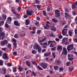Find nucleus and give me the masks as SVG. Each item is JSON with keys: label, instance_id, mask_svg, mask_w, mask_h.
I'll return each mask as SVG.
<instances>
[{"label": "nucleus", "instance_id": "obj_1", "mask_svg": "<svg viewBox=\"0 0 77 77\" xmlns=\"http://www.w3.org/2000/svg\"><path fill=\"white\" fill-rule=\"evenodd\" d=\"M3 29L2 27H0V36L2 37V40L4 39V38H5V33L3 32Z\"/></svg>", "mask_w": 77, "mask_h": 77}, {"label": "nucleus", "instance_id": "obj_2", "mask_svg": "<svg viewBox=\"0 0 77 77\" xmlns=\"http://www.w3.org/2000/svg\"><path fill=\"white\" fill-rule=\"evenodd\" d=\"M35 45L33 46L34 49L37 50L38 49V52L40 53L41 52V50H42V48L39 46V45L37 43L35 44Z\"/></svg>", "mask_w": 77, "mask_h": 77}, {"label": "nucleus", "instance_id": "obj_3", "mask_svg": "<svg viewBox=\"0 0 77 77\" xmlns=\"http://www.w3.org/2000/svg\"><path fill=\"white\" fill-rule=\"evenodd\" d=\"M62 42L66 45L69 44V42L68 41V38L66 37H64L62 39Z\"/></svg>", "mask_w": 77, "mask_h": 77}, {"label": "nucleus", "instance_id": "obj_4", "mask_svg": "<svg viewBox=\"0 0 77 77\" xmlns=\"http://www.w3.org/2000/svg\"><path fill=\"white\" fill-rule=\"evenodd\" d=\"M74 48V45L71 44L68 45L67 48V49L68 51H70L71 50H72Z\"/></svg>", "mask_w": 77, "mask_h": 77}, {"label": "nucleus", "instance_id": "obj_5", "mask_svg": "<svg viewBox=\"0 0 77 77\" xmlns=\"http://www.w3.org/2000/svg\"><path fill=\"white\" fill-rule=\"evenodd\" d=\"M41 66L43 69H46L47 67L48 66V64L44 62L42 63Z\"/></svg>", "mask_w": 77, "mask_h": 77}, {"label": "nucleus", "instance_id": "obj_6", "mask_svg": "<svg viewBox=\"0 0 77 77\" xmlns=\"http://www.w3.org/2000/svg\"><path fill=\"white\" fill-rule=\"evenodd\" d=\"M55 14L56 15L55 16L56 17V18H58V17H59L60 15V13L59 12H60V11L58 10H56L55 11Z\"/></svg>", "mask_w": 77, "mask_h": 77}, {"label": "nucleus", "instance_id": "obj_7", "mask_svg": "<svg viewBox=\"0 0 77 77\" xmlns=\"http://www.w3.org/2000/svg\"><path fill=\"white\" fill-rule=\"evenodd\" d=\"M8 42V40H4V41H1V45L2 46H4V45H6Z\"/></svg>", "mask_w": 77, "mask_h": 77}, {"label": "nucleus", "instance_id": "obj_8", "mask_svg": "<svg viewBox=\"0 0 77 77\" xmlns=\"http://www.w3.org/2000/svg\"><path fill=\"white\" fill-rule=\"evenodd\" d=\"M67 32H68V29H63L62 31L63 35L65 36L66 34V33H67Z\"/></svg>", "mask_w": 77, "mask_h": 77}, {"label": "nucleus", "instance_id": "obj_9", "mask_svg": "<svg viewBox=\"0 0 77 77\" xmlns=\"http://www.w3.org/2000/svg\"><path fill=\"white\" fill-rule=\"evenodd\" d=\"M2 58L6 59V60H9V57H8V54L6 53H4L3 55Z\"/></svg>", "mask_w": 77, "mask_h": 77}, {"label": "nucleus", "instance_id": "obj_10", "mask_svg": "<svg viewBox=\"0 0 77 77\" xmlns=\"http://www.w3.org/2000/svg\"><path fill=\"white\" fill-rule=\"evenodd\" d=\"M32 13H33V11L31 10L30 11V10H28L26 12V14L28 15H29V16L32 15Z\"/></svg>", "mask_w": 77, "mask_h": 77}, {"label": "nucleus", "instance_id": "obj_11", "mask_svg": "<svg viewBox=\"0 0 77 77\" xmlns=\"http://www.w3.org/2000/svg\"><path fill=\"white\" fill-rule=\"evenodd\" d=\"M14 23L16 26H20V23H18V21L17 20L14 21Z\"/></svg>", "mask_w": 77, "mask_h": 77}, {"label": "nucleus", "instance_id": "obj_12", "mask_svg": "<svg viewBox=\"0 0 77 77\" xmlns=\"http://www.w3.org/2000/svg\"><path fill=\"white\" fill-rule=\"evenodd\" d=\"M63 53L65 55H67V50L65 48H63Z\"/></svg>", "mask_w": 77, "mask_h": 77}, {"label": "nucleus", "instance_id": "obj_13", "mask_svg": "<svg viewBox=\"0 0 77 77\" xmlns=\"http://www.w3.org/2000/svg\"><path fill=\"white\" fill-rule=\"evenodd\" d=\"M11 12H13L14 13V14L15 15H16V16H18V14L17 13L15 10L14 9H12L11 10Z\"/></svg>", "mask_w": 77, "mask_h": 77}, {"label": "nucleus", "instance_id": "obj_14", "mask_svg": "<svg viewBox=\"0 0 77 77\" xmlns=\"http://www.w3.org/2000/svg\"><path fill=\"white\" fill-rule=\"evenodd\" d=\"M65 18H66V19H68L67 17H69V18H70V17H71V15H70L69 14H68V13H65Z\"/></svg>", "mask_w": 77, "mask_h": 77}, {"label": "nucleus", "instance_id": "obj_15", "mask_svg": "<svg viewBox=\"0 0 77 77\" xmlns=\"http://www.w3.org/2000/svg\"><path fill=\"white\" fill-rule=\"evenodd\" d=\"M36 74H37V73H35L33 71L31 72V75L32 77L33 75H34V77H36Z\"/></svg>", "mask_w": 77, "mask_h": 77}, {"label": "nucleus", "instance_id": "obj_16", "mask_svg": "<svg viewBox=\"0 0 77 77\" xmlns=\"http://www.w3.org/2000/svg\"><path fill=\"white\" fill-rule=\"evenodd\" d=\"M51 54V52L45 53L44 54V56L45 57H47V56H50Z\"/></svg>", "mask_w": 77, "mask_h": 77}, {"label": "nucleus", "instance_id": "obj_17", "mask_svg": "<svg viewBox=\"0 0 77 77\" xmlns=\"http://www.w3.org/2000/svg\"><path fill=\"white\" fill-rule=\"evenodd\" d=\"M19 69L20 71H22L23 70V67H22L21 65L19 66Z\"/></svg>", "mask_w": 77, "mask_h": 77}, {"label": "nucleus", "instance_id": "obj_18", "mask_svg": "<svg viewBox=\"0 0 77 77\" xmlns=\"http://www.w3.org/2000/svg\"><path fill=\"white\" fill-rule=\"evenodd\" d=\"M51 29L52 31H54V32H55L56 30V27H54V26H52V27L51 28Z\"/></svg>", "mask_w": 77, "mask_h": 77}, {"label": "nucleus", "instance_id": "obj_19", "mask_svg": "<svg viewBox=\"0 0 77 77\" xmlns=\"http://www.w3.org/2000/svg\"><path fill=\"white\" fill-rule=\"evenodd\" d=\"M57 50H62V47L61 46H59L57 47Z\"/></svg>", "mask_w": 77, "mask_h": 77}, {"label": "nucleus", "instance_id": "obj_20", "mask_svg": "<svg viewBox=\"0 0 77 77\" xmlns=\"http://www.w3.org/2000/svg\"><path fill=\"white\" fill-rule=\"evenodd\" d=\"M72 9H75L77 8V6L75 4H72Z\"/></svg>", "mask_w": 77, "mask_h": 77}, {"label": "nucleus", "instance_id": "obj_21", "mask_svg": "<svg viewBox=\"0 0 77 77\" xmlns=\"http://www.w3.org/2000/svg\"><path fill=\"white\" fill-rule=\"evenodd\" d=\"M54 68L55 70L57 71L58 70V68H59V66H54Z\"/></svg>", "mask_w": 77, "mask_h": 77}, {"label": "nucleus", "instance_id": "obj_22", "mask_svg": "<svg viewBox=\"0 0 77 77\" xmlns=\"http://www.w3.org/2000/svg\"><path fill=\"white\" fill-rule=\"evenodd\" d=\"M14 37L15 38H17V39H18V38H19V36H18V34L17 33L15 34L14 35Z\"/></svg>", "mask_w": 77, "mask_h": 77}, {"label": "nucleus", "instance_id": "obj_23", "mask_svg": "<svg viewBox=\"0 0 77 77\" xmlns=\"http://www.w3.org/2000/svg\"><path fill=\"white\" fill-rule=\"evenodd\" d=\"M26 64L28 66H30V63L28 61H27L26 62Z\"/></svg>", "mask_w": 77, "mask_h": 77}, {"label": "nucleus", "instance_id": "obj_24", "mask_svg": "<svg viewBox=\"0 0 77 77\" xmlns=\"http://www.w3.org/2000/svg\"><path fill=\"white\" fill-rule=\"evenodd\" d=\"M25 23L26 24V25H29L30 23V22H29V20L26 19V20L25 21Z\"/></svg>", "mask_w": 77, "mask_h": 77}, {"label": "nucleus", "instance_id": "obj_25", "mask_svg": "<svg viewBox=\"0 0 77 77\" xmlns=\"http://www.w3.org/2000/svg\"><path fill=\"white\" fill-rule=\"evenodd\" d=\"M68 70L70 72H71V71H72L74 70V67H72L71 69L70 67H69Z\"/></svg>", "mask_w": 77, "mask_h": 77}, {"label": "nucleus", "instance_id": "obj_26", "mask_svg": "<svg viewBox=\"0 0 77 77\" xmlns=\"http://www.w3.org/2000/svg\"><path fill=\"white\" fill-rule=\"evenodd\" d=\"M32 62L33 65H35L36 66H37V63L35 62V61L33 60L32 61Z\"/></svg>", "mask_w": 77, "mask_h": 77}, {"label": "nucleus", "instance_id": "obj_27", "mask_svg": "<svg viewBox=\"0 0 77 77\" xmlns=\"http://www.w3.org/2000/svg\"><path fill=\"white\" fill-rule=\"evenodd\" d=\"M13 45L14 46V48H15V49H16V48H17V43L14 42L13 43Z\"/></svg>", "mask_w": 77, "mask_h": 77}, {"label": "nucleus", "instance_id": "obj_28", "mask_svg": "<svg viewBox=\"0 0 77 77\" xmlns=\"http://www.w3.org/2000/svg\"><path fill=\"white\" fill-rule=\"evenodd\" d=\"M36 66L39 70H43V69L40 67V66H39V65H38L37 66Z\"/></svg>", "mask_w": 77, "mask_h": 77}, {"label": "nucleus", "instance_id": "obj_29", "mask_svg": "<svg viewBox=\"0 0 77 77\" xmlns=\"http://www.w3.org/2000/svg\"><path fill=\"white\" fill-rule=\"evenodd\" d=\"M46 40V38H44L42 40H40L39 41V42H40V43H41V42H43L45 41Z\"/></svg>", "mask_w": 77, "mask_h": 77}, {"label": "nucleus", "instance_id": "obj_30", "mask_svg": "<svg viewBox=\"0 0 77 77\" xmlns=\"http://www.w3.org/2000/svg\"><path fill=\"white\" fill-rule=\"evenodd\" d=\"M7 21H12V18L11 17H8L7 18Z\"/></svg>", "mask_w": 77, "mask_h": 77}, {"label": "nucleus", "instance_id": "obj_31", "mask_svg": "<svg viewBox=\"0 0 77 77\" xmlns=\"http://www.w3.org/2000/svg\"><path fill=\"white\" fill-rule=\"evenodd\" d=\"M3 71H4V74H6V69L3 68L2 69Z\"/></svg>", "mask_w": 77, "mask_h": 77}, {"label": "nucleus", "instance_id": "obj_32", "mask_svg": "<svg viewBox=\"0 0 77 77\" xmlns=\"http://www.w3.org/2000/svg\"><path fill=\"white\" fill-rule=\"evenodd\" d=\"M68 33L70 36H72V31H69L68 32Z\"/></svg>", "mask_w": 77, "mask_h": 77}, {"label": "nucleus", "instance_id": "obj_33", "mask_svg": "<svg viewBox=\"0 0 77 77\" xmlns=\"http://www.w3.org/2000/svg\"><path fill=\"white\" fill-rule=\"evenodd\" d=\"M13 71L14 72H15L17 71V69L14 67H13Z\"/></svg>", "mask_w": 77, "mask_h": 77}, {"label": "nucleus", "instance_id": "obj_34", "mask_svg": "<svg viewBox=\"0 0 77 77\" xmlns=\"http://www.w3.org/2000/svg\"><path fill=\"white\" fill-rule=\"evenodd\" d=\"M40 45H47L48 44L47 42H46L45 43H44V44L41 43H40Z\"/></svg>", "mask_w": 77, "mask_h": 77}, {"label": "nucleus", "instance_id": "obj_35", "mask_svg": "<svg viewBox=\"0 0 77 77\" xmlns=\"http://www.w3.org/2000/svg\"><path fill=\"white\" fill-rule=\"evenodd\" d=\"M70 64H71V62H67L66 63V65L67 66H69L70 65Z\"/></svg>", "mask_w": 77, "mask_h": 77}, {"label": "nucleus", "instance_id": "obj_36", "mask_svg": "<svg viewBox=\"0 0 77 77\" xmlns=\"http://www.w3.org/2000/svg\"><path fill=\"white\" fill-rule=\"evenodd\" d=\"M2 17L4 19V20H6V17H7V16L6 15H3L2 16Z\"/></svg>", "mask_w": 77, "mask_h": 77}, {"label": "nucleus", "instance_id": "obj_37", "mask_svg": "<svg viewBox=\"0 0 77 77\" xmlns=\"http://www.w3.org/2000/svg\"><path fill=\"white\" fill-rule=\"evenodd\" d=\"M5 27L6 28H8V27H9V25H8V23H5Z\"/></svg>", "mask_w": 77, "mask_h": 77}, {"label": "nucleus", "instance_id": "obj_38", "mask_svg": "<svg viewBox=\"0 0 77 77\" xmlns=\"http://www.w3.org/2000/svg\"><path fill=\"white\" fill-rule=\"evenodd\" d=\"M41 33V30H38L37 32V33L39 35Z\"/></svg>", "mask_w": 77, "mask_h": 77}, {"label": "nucleus", "instance_id": "obj_39", "mask_svg": "<svg viewBox=\"0 0 77 77\" xmlns=\"http://www.w3.org/2000/svg\"><path fill=\"white\" fill-rule=\"evenodd\" d=\"M3 63V61L0 60V66H2Z\"/></svg>", "mask_w": 77, "mask_h": 77}, {"label": "nucleus", "instance_id": "obj_40", "mask_svg": "<svg viewBox=\"0 0 77 77\" xmlns=\"http://www.w3.org/2000/svg\"><path fill=\"white\" fill-rule=\"evenodd\" d=\"M52 43V45H53L54 46V45H56L57 44V42H56L55 41H54V42H53Z\"/></svg>", "mask_w": 77, "mask_h": 77}, {"label": "nucleus", "instance_id": "obj_41", "mask_svg": "<svg viewBox=\"0 0 77 77\" xmlns=\"http://www.w3.org/2000/svg\"><path fill=\"white\" fill-rule=\"evenodd\" d=\"M50 36L51 37H54L55 36L53 35V33L52 32L50 34Z\"/></svg>", "mask_w": 77, "mask_h": 77}, {"label": "nucleus", "instance_id": "obj_42", "mask_svg": "<svg viewBox=\"0 0 77 77\" xmlns=\"http://www.w3.org/2000/svg\"><path fill=\"white\" fill-rule=\"evenodd\" d=\"M52 55L53 56V57L54 59H55V58H56V55H55V53L54 52L52 53Z\"/></svg>", "mask_w": 77, "mask_h": 77}, {"label": "nucleus", "instance_id": "obj_43", "mask_svg": "<svg viewBox=\"0 0 77 77\" xmlns=\"http://www.w3.org/2000/svg\"><path fill=\"white\" fill-rule=\"evenodd\" d=\"M52 21H53L54 23H57V20H56L54 19H53L52 20Z\"/></svg>", "mask_w": 77, "mask_h": 77}, {"label": "nucleus", "instance_id": "obj_44", "mask_svg": "<svg viewBox=\"0 0 77 77\" xmlns=\"http://www.w3.org/2000/svg\"><path fill=\"white\" fill-rule=\"evenodd\" d=\"M37 7L38 9H40V8H42V5H37Z\"/></svg>", "mask_w": 77, "mask_h": 77}, {"label": "nucleus", "instance_id": "obj_45", "mask_svg": "<svg viewBox=\"0 0 77 77\" xmlns=\"http://www.w3.org/2000/svg\"><path fill=\"white\" fill-rule=\"evenodd\" d=\"M35 3H36V4H39L40 2H39V1H38V0H35Z\"/></svg>", "mask_w": 77, "mask_h": 77}, {"label": "nucleus", "instance_id": "obj_46", "mask_svg": "<svg viewBox=\"0 0 77 77\" xmlns=\"http://www.w3.org/2000/svg\"><path fill=\"white\" fill-rule=\"evenodd\" d=\"M43 14L44 16H46L47 15V13L45 11H43Z\"/></svg>", "mask_w": 77, "mask_h": 77}, {"label": "nucleus", "instance_id": "obj_47", "mask_svg": "<svg viewBox=\"0 0 77 77\" xmlns=\"http://www.w3.org/2000/svg\"><path fill=\"white\" fill-rule=\"evenodd\" d=\"M63 69L62 67H60L59 68V71H63Z\"/></svg>", "mask_w": 77, "mask_h": 77}, {"label": "nucleus", "instance_id": "obj_48", "mask_svg": "<svg viewBox=\"0 0 77 77\" xmlns=\"http://www.w3.org/2000/svg\"><path fill=\"white\" fill-rule=\"evenodd\" d=\"M13 54L14 55V56H17V52L14 51L13 53Z\"/></svg>", "mask_w": 77, "mask_h": 77}, {"label": "nucleus", "instance_id": "obj_49", "mask_svg": "<svg viewBox=\"0 0 77 77\" xmlns=\"http://www.w3.org/2000/svg\"><path fill=\"white\" fill-rule=\"evenodd\" d=\"M21 7H18L17 9H18V11L19 12L21 11Z\"/></svg>", "mask_w": 77, "mask_h": 77}, {"label": "nucleus", "instance_id": "obj_50", "mask_svg": "<svg viewBox=\"0 0 77 77\" xmlns=\"http://www.w3.org/2000/svg\"><path fill=\"white\" fill-rule=\"evenodd\" d=\"M26 36V33H24V34H21L20 35V36L21 37H23V36Z\"/></svg>", "mask_w": 77, "mask_h": 77}, {"label": "nucleus", "instance_id": "obj_51", "mask_svg": "<svg viewBox=\"0 0 77 77\" xmlns=\"http://www.w3.org/2000/svg\"><path fill=\"white\" fill-rule=\"evenodd\" d=\"M73 41L74 42L76 43L77 42V38H75L73 39Z\"/></svg>", "mask_w": 77, "mask_h": 77}, {"label": "nucleus", "instance_id": "obj_52", "mask_svg": "<svg viewBox=\"0 0 77 77\" xmlns=\"http://www.w3.org/2000/svg\"><path fill=\"white\" fill-rule=\"evenodd\" d=\"M8 48H11V44H9L8 45Z\"/></svg>", "mask_w": 77, "mask_h": 77}, {"label": "nucleus", "instance_id": "obj_53", "mask_svg": "<svg viewBox=\"0 0 77 77\" xmlns=\"http://www.w3.org/2000/svg\"><path fill=\"white\" fill-rule=\"evenodd\" d=\"M52 42H53V41H48V45H49L51 43H52Z\"/></svg>", "mask_w": 77, "mask_h": 77}, {"label": "nucleus", "instance_id": "obj_54", "mask_svg": "<svg viewBox=\"0 0 77 77\" xmlns=\"http://www.w3.org/2000/svg\"><path fill=\"white\" fill-rule=\"evenodd\" d=\"M68 60H70V61H71V60L74 59V58H68Z\"/></svg>", "mask_w": 77, "mask_h": 77}, {"label": "nucleus", "instance_id": "obj_55", "mask_svg": "<svg viewBox=\"0 0 77 77\" xmlns=\"http://www.w3.org/2000/svg\"><path fill=\"white\" fill-rule=\"evenodd\" d=\"M57 62V63H60V60L58 59V60H56Z\"/></svg>", "mask_w": 77, "mask_h": 77}, {"label": "nucleus", "instance_id": "obj_56", "mask_svg": "<svg viewBox=\"0 0 77 77\" xmlns=\"http://www.w3.org/2000/svg\"><path fill=\"white\" fill-rule=\"evenodd\" d=\"M32 54H36V51L35 50L32 51Z\"/></svg>", "mask_w": 77, "mask_h": 77}, {"label": "nucleus", "instance_id": "obj_57", "mask_svg": "<svg viewBox=\"0 0 77 77\" xmlns=\"http://www.w3.org/2000/svg\"><path fill=\"white\" fill-rule=\"evenodd\" d=\"M55 49H56V47L52 48H51V50L53 51H55Z\"/></svg>", "mask_w": 77, "mask_h": 77}, {"label": "nucleus", "instance_id": "obj_58", "mask_svg": "<svg viewBox=\"0 0 77 77\" xmlns=\"http://www.w3.org/2000/svg\"><path fill=\"white\" fill-rule=\"evenodd\" d=\"M58 38H59L60 39H62V38H63V37L62 36V35H60L58 36Z\"/></svg>", "mask_w": 77, "mask_h": 77}, {"label": "nucleus", "instance_id": "obj_59", "mask_svg": "<svg viewBox=\"0 0 77 77\" xmlns=\"http://www.w3.org/2000/svg\"><path fill=\"white\" fill-rule=\"evenodd\" d=\"M36 28L35 27H33L32 29V30H35L36 29Z\"/></svg>", "mask_w": 77, "mask_h": 77}, {"label": "nucleus", "instance_id": "obj_60", "mask_svg": "<svg viewBox=\"0 0 77 77\" xmlns=\"http://www.w3.org/2000/svg\"><path fill=\"white\" fill-rule=\"evenodd\" d=\"M75 35H77V29H75Z\"/></svg>", "mask_w": 77, "mask_h": 77}, {"label": "nucleus", "instance_id": "obj_61", "mask_svg": "<svg viewBox=\"0 0 77 77\" xmlns=\"http://www.w3.org/2000/svg\"><path fill=\"white\" fill-rule=\"evenodd\" d=\"M46 27H48L49 28H50L51 27L50 26H49V25H48V24H46Z\"/></svg>", "mask_w": 77, "mask_h": 77}, {"label": "nucleus", "instance_id": "obj_62", "mask_svg": "<svg viewBox=\"0 0 77 77\" xmlns=\"http://www.w3.org/2000/svg\"><path fill=\"white\" fill-rule=\"evenodd\" d=\"M50 46V47H53L54 46V45H53L52 43H51Z\"/></svg>", "mask_w": 77, "mask_h": 77}, {"label": "nucleus", "instance_id": "obj_63", "mask_svg": "<svg viewBox=\"0 0 77 77\" xmlns=\"http://www.w3.org/2000/svg\"><path fill=\"white\" fill-rule=\"evenodd\" d=\"M65 11L66 12H69V10H68L66 8L65 9Z\"/></svg>", "mask_w": 77, "mask_h": 77}, {"label": "nucleus", "instance_id": "obj_64", "mask_svg": "<svg viewBox=\"0 0 77 77\" xmlns=\"http://www.w3.org/2000/svg\"><path fill=\"white\" fill-rule=\"evenodd\" d=\"M45 51H46V49H44L42 50V53H44V52H45Z\"/></svg>", "mask_w": 77, "mask_h": 77}]
</instances>
